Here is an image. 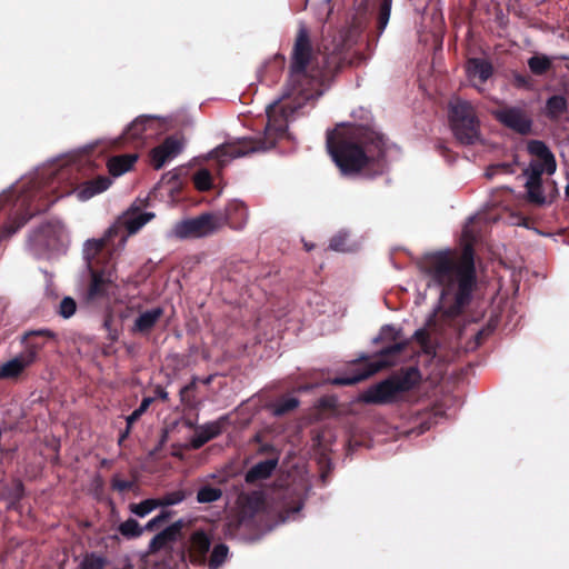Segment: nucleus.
<instances>
[{
  "label": "nucleus",
  "mask_w": 569,
  "mask_h": 569,
  "mask_svg": "<svg viewBox=\"0 0 569 569\" xmlns=\"http://www.w3.org/2000/svg\"><path fill=\"white\" fill-rule=\"evenodd\" d=\"M189 541V561L193 566H206L211 548V537L204 530L199 529L191 533Z\"/></svg>",
  "instance_id": "18"
},
{
  "label": "nucleus",
  "mask_w": 569,
  "mask_h": 569,
  "mask_svg": "<svg viewBox=\"0 0 569 569\" xmlns=\"http://www.w3.org/2000/svg\"><path fill=\"white\" fill-rule=\"evenodd\" d=\"M156 395L162 401H167L168 400V392L163 388H161V387H157Z\"/></svg>",
  "instance_id": "47"
},
{
  "label": "nucleus",
  "mask_w": 569,
  "mask_h": 569,
  "mask_svg": "<svg viewBox=\"0 0 569 569\" xmlns=\"http://www.w3.org/2000/svg\"><path fill=\"white\" fill-rule=\"evenodd\" d=\"M483 335L485 332L482 330L477 333L476 339L478 343H480L481 340L483 339Z\"/></svg>",
  "instance_id": "52"
},
{
  "label": "nucleus",
  "mask_w": 569,
  "mask_h": 569,
  "mask_svg": "<svg viewBox=\"0 0 569 569\" xmlns=\"http://www.w3.org/2000/svg\"><path fill=\"white\" fill-rule=\"evenodd\" d=\"M279 458L273 457L266 459L252 466L244 475V480L249 485H254L258 481L269 479L276 468L278 467Z\"/></svg>",
  "instance_id": "22"
},
{
  "label": "nucleus",
  "mask_w": 569,
  "mask_h": 569,
  "mask_svg": "<svg viewBox=\"0 0 569 569\" xmlns=\"http://www.w3.org/2000/svg\"><path fill=\"white\" fill-rule=\"evenodd\" d=\"M210 381H211V377L207 378V379L204 380V383H209Z\"/></svg>",
  "instance_id": "58"
},
{
  "label": "nucleus",
  "mask_w": 569,
  "mask_h": 569,
  "mask_svg": "<svg viewBox=\"0 0 569 569\" xmlns=\"http://www.w3.org/2000/svg\"><path fill=\"white\" fill-rule=\"evenodd\" d=\"M567 99L563 96H551L546 102V116L551 120H557L567 111Z\"/></svg>",
  "instance_id": "28"
},
{
  "label": "nucleus",
  "mask_w": 569,
  "mask_h": 569,
  "mask_svg": "<svg viewBox=\"0 0 569 569\" xmlns=\"http://www.w3.org/2000/svg\"><path fill=\"white\" fill-rule=\"evenodd\" d=\"M329 248L335 251L345 252L347 250V234L339 232L330 239Z\"/></svg>",
  "instance_id": "42"
},
{
  "label": "nucleus",
  "mask_w": 569,
  "mask_h": 569,
  "mask_svg": "<svg viewBox=\"0 0 569 569\" xmlns=\"http://www.w3.org/2000/svg\"><path fill=\"white\" fill-rule=\"evenodd\" d=\"M104 560L94 555L86 556L81 562V569H103Z\"/></svg>",
  "instance_id": "41"
},
{
  "label": "nucleus",
  "mask_w": 569,
  "mask_h": 569,
  "mask_svg": "<svg viewBox=\"0 0 569 569\" xmlns=\"http://www.w3.org/2000/svg\"><path fill=\"white\" fill-rule=\"evenodd\" d=\"M183 527V520L179 519L157 533L149 542L148 552L156 553L176 542L179 539Z\"/></svg>",
  "instance_id": "19"
},
{
  "label": "nucleus",
  "mask_w": 569,
  "mask_h": 569,
  "mask_svg": "<svg viewBox=\"0 0 569 569\" xmlns=\"http://www.w3.org/2000/svg\"><path fill=\"white\" fill-rule=\"evenodd\" d=\"M159 507V500H157V498H150L144 499L139 503H131L130 510L138 517H144Z\"/></svg>",
  "instance_id": "33"
},
{
  "label": "nucleus",
  "mask_w": 569,
  "mask_h": 569,
  "mask_svg": "<svg viewBox=\"0 0 569 569\" xmlns=\"http://www.w3.org/2000/svg\"><path fill=\"white\" fill-rule=\"evenodd\" d=\"M107 188V181L104 178H99L94 181H89L81 187H79L77 190L73 191V193L77 196V198L81 201H86L93 197L97 193H100L104 191Z\"/></svg>",
  "instance_id": "27"
},
{
  "label": "nucleus",
  "mask_w": 569,
  "mask_h": 569,
  "mask_svg": "<svg viewBox=\"0 0 569 569\" xmlns=\"http://www.w3.org/2000/svg\"><path fill=\"white\" fill-rule=\"evenodd\" d=\"M422 376L418 367L402 368L399 372L372 385L360 395V400L368 405H392L401 399V395L413 390L420 385Z\"/></svg>",
  "instance_id": "6"
},
{
  "label": "nucleus",
  "mask_w": 569,
  "mask_h": 569,
  "mask_svg": "<svg viewBox=\"0 0 569 569\" xmlns=\"http://www.w3.org/2000/svg\"><path fill=\"white\" fill-rule=\"evenodd\" d=\"M511 84L517 89L522 90H533L535 89V80L531 76L527 73L512 72L511 73Z\"/></svg>",
  "instance_id": "35"
},
{
  "label": "nucleus",
  "mask_w": 569,
  "mask_h": 569,
  "mask_svg": "<svg viewBox=\"0 0 569 569\" xmlns=\"http://www.w3.org/2000/svg\"><path fill=\"white\" fill-rule=\"evenodd\" d=\"M163 316V309L160 307L141 312L134 320L132 331L141 335H148Z\"/></svg>",
  "instance_id": "24"
},
{
  "label": "nucleus",
  "mask_w": 569,
  "mask_h": 569,
  "mask_svg": "<svg viewBox=\"0 0 569 569\" xmlns=\"http://www.w3.org/2000/svg\"><path fill=\"white\" fill-rule=\"evenodd\" d=\"M274 59H276V60H279L281 64H283V63H284V56H282V54H280V53L276 54V56H274Z\"/></svg>",
  "instance_id": "54"
},
{
  "label": "nucleus",
  "mask_w": 569,
  "mask_h": 569,
  "mask_svg": "<svg viewBox=\"0 0 569 569\" xmlns=\"http://www.w3.org/2000/svg\"><path fill=\"white\" fill-rule=\"evenodd\" d=\"M143 530L144 528H142L139 525V522L133 518H129L124 522L120 523L118 527V532L129 540L139 538L142 535Z\"/></svg>",
  "instance_id": "31"
},
{
  "label": "nucleus",
  "mask_w": 569,
  "mask_h": 569,
  "mask_svg": "<svg viewBox=\"0 0 569 569\" xmlns=\"http://www.w3.org/2000/svg\"><path fill=\"white\" fill-rule=\"evenodd\" d=\"M228 422V417L222 416L218 420L212 422H207L202 426H198L196 428L194 436L190 439L188 445H183L184 449L199 450L210 440L219 437L224 429V426ZM178 448H182L181 445L177 446Z\"/></svg>",
  "instance_id": "15"
},
{
  "label": "nucleus",
  "mask_w": 569,
  "mask_h": 569,
  "mask_svg": "<svg viewBox=\"0 0 569 569\" xmlns=\"http://www.w3.org/2000/svg\"><path fill=\"white\" fill-rule=\"evenodd\" d=\"M312 52L309 31L305 26H300L291 51L289 77L284 86L286 96H291L299 89H309L313 96L320 94L319 80L307 71Z\"/></svg>",
  "instance_id": "5"
},
{
  "label": "nucleus",
  "mask_w": 569,
  "mask_h": 569,
  "mask_svg": "<svg viewBox=\"0 0 569 569\" xmlns=\"http://www.w3.org/2000/svg\"><path fill=\"white\" fill-rule=\"evenodd\" d=\"M299 406V401L297 398L288 397L280 399L274 406V413L277 416L286 415L292 410H295Z\"/></svg>",
  "instance_id": "37"
},
{
  "label": "nucleus",
  "mask_w": 569,
  "mask_h": 569,
  "mask_svg": "<svg viewBox=\"0 0 569 569\" xmlns=\"http://www.w3.org/2000/svg\"><path fill=\"white\" fill-rule=\"evenodd\" d=\"M449 122L453 136L462 144H473L480 138V121L471 102L455 98L449 102Z\"/></svg>",
  "instance_id": "7"
},
{
  "label": "nucleus",
  "mask_w": 569,
  "mask_h": 569,
  "mask_svg": "<svg viewBox=\"0 0 569 569\" xmlns=\"http://www.w3.org/2000/svg\"><path fill=\"white\" fill-rule=\"evenodd\" d=\"M77 303L71 297H64L59 305V315L66 319L76 313Z\"/></svg>",
  "instance_id": "39"
},
{
  "label": "nucleus",
  "mask_w": 569,
  "mask_h": 569,
  "mask_svg": "<svg viewBox=\"0 0 569 569\" xmlns=\"http://www.w3.org/2000/svg\"><path fill=\"white\" fill-rule=\"evenodd\" d=\"M401 330L396 329L391 325H385L380 329L378 337L373 339V343L381 341H391L392 343L383 347L373 356L362 353L355 362L350 371L332 380L335 386H352L362 380L370 378L377 372L393 367L397 358L407 349L408 341L400 340Z\"/></svg>",
  "instance_id": "4"
},
{
  "label": "nucleus",
  "mask_w": 569,
  "mask_h": 569,
  "mask_svg": "<svg viewBox=\"0 0 569 569\" xmlns=\"http://www.w3.org/2000/svg\"><path fill=\"white\" fill-rule=\"evenodd\" d=\"M151 402L152 398H143L140 406L136 410L142 416V413L146 412Z\"/></svg>",
  "instance_id": "46"
},
{
  "label": "nucleus",
  "mask_w": 569,
  "mask_h": 569,
  "mask_svg": "<svg viewBox=\"0 0 569 569\" xmlns=\"http://www.w3.org/2000/svg\"><path fill=\"white\" fill-rule=\"evenodd\" d=\"M542 173V169H532L526 182L528 200L536 204L545 203L541 179Z\"/></svg>",
  "instance_id": "25"
},
{
  "label": "nucleus",
  "mask_w": 569,
  "mask_h": 569,
  "mask_svg": "<svg viewBox=\"0 0 569 569\" xmlns=\"http://www.w3.org/2000/svg\"><path fill=\"white\" fill-rule=\"evenodd\" d=\"M153 212H141L138 208H133L124 213L119 221L109 227V246L113 237L118 233L119 228L123 227L127 236L121 238V243H124L128 236L137 233L146 223L154 218Z\"/></svg>",
  "instance_id": "14"
},
{
  "label": "nucleus",
  "mask_w": 569,
  "mask_h": 569,
  "mask_svg": "<svg viewBox=\"0 0 569 569\" xmlns=\"http://www.w3.org/2000/svg\"><path fill=\"white\" fill-rule=\"evenodd\" d=\"M196 386H197V379L193 378L188 385H186L184 387H182L180 389L181 402H183V403H188L189 402L188 395H189V392H191V391H193L196 389Z\"/></svg>",
  "instance_id": "44"
},
{
  "label": "nucleus",
  "mask_w": 569,
  "mask_h": 569,
  "mask_svg": "<svg viewBox=\"0 0 569 569\" xmlns=\"http://www.w3.org/2000/svg\"><path fill=\"white\" fill-rule=\"evenodd\" d=\"M248 207L244 202L239 200L230 201L224 210V217L222 218L223 224L227 223L234 230H241L248 221Z\"/></svg>",
  "instance_id": "20"
},
{
  "label": "nucleus",
  "mask_w": 569,
  "mask_h": 569,
  "mask_svg": "<svg viewBox=\"0 0 569 569\" xmlns=\"http://www.w3.org/2000/svg\"><path fill=\"white\" fill-rule=\"evenodd\" d=\"M184 426L189 429H196L198 426H196L191 420H184Z\"/></svg>",
  "instance_id": "51"
},
{
  "label": "nucleus",
  "mask_w": 569,
  "mask_h": 569,
  "mask_svg": "<svg viewBox=\"0 0 569 569\" xmlns=\"http://www.w3.org/2000/svg\"><path fill=\"white\" fill-rule=\"evenodd\" d=\"M392 0H376L372 7V16L376 20L377 37H380L390 19Z\"/></svg>",
  "instance_id": "26"
},
{
  "label": "nucleus",
  "mask_w": 569,
  "mask_h": 569,
  "mask_svg": "<svg viewBox=\"0 0 569 569\" xmlns=\"http://www.w3.org/2000/svg\"><path fill=\"white\" fill-rule=\"evenodd\" d=\"M109 540H112L113 542H119V537L117 535L109 536Z\"/></svg>",
  "instance_id": "55"
},
{
  "label": "nucleus",
  "mask_w": 569,
  "mask_h": 569,
  "mask_svg": "<svg viewBox=\"0 0 569 569\" xmlns=\"http://www.w3.org/2000/svg\"><path fill=\"white\" fill-rule=\"evenodd\" d=\"M37 336H46L52 338L54 335L49 330H38L26 333L23 341L26 342L28 349L24 352H21L20 355L14 357L13 359L4 362L0 367V378H16L27 367L34 362L37 352L42 348L41 343L31 341V339Z\"/></svg>",
  "instance_id": "11"
},
{
  "label": "nucleus",
  "mask_w": 569,
  "mask_h": 569,
  "mask_svg": "<svg viewBox=\"0 0 569 569\" xmlns=\"http://www.w3.org/2000/svg\"><path fill=\"white\" fill-rule=\"evenodd\" d=\"M326 148L343 177L362 172L375 177L385 171L387 140L369 127L338 124L327 131Z\"/></svg>",
  "instance_id": "2"
},
{
  "label": "nucleus",
  "mask_w": 569,
  "mask_h": 569,
  "mask_svg": "<svg viewBox=\"0 0 569 569\" xmlns=\"http://www.w3.org/2000/svg\"><path fill=\"white\" fill-rule=\"evenodd\" d=\"M172 511L162 510L158 516H156L154 518L147 522V525L144 526V530L154 531L159 529L172 517Z\"/></svg>",
  "instance_id": "38"
},
{
  "label": "nucleus",
  "mask_w": 569,
  "mask_h": 569,
  "mask_svg": "<svg viewBox=\"0 0 569 569\" xmlns=\"http://www.w3.org/2000/svg\"><path fill=\"white\" fill-rule=\"evenodd\" d=\"M418 267L429 278L428 287L440 288L442 315L449 319L460 317L478 284L472 249L467 247L462 253L449 249L426 253Z\"/></svg>",
  "instance_id": "1"
},
{
  "label": "nucleus",
  "mask_w": 569,
  "mask_h": 569,
  "mask_svg": "<svg viewBox=\"0 0 569 569\" xmlns=\"http://www.w3.org/2000/svg\"><path fill=\"white\" fill-rule=\"evenodd\" d=\"M498 172L510 173V172H512V166L510 163L493 164L487 169L486 174H487V177L491 178L492 176H495Z\"/></svg>",
  "instance_id": "43"
},
{
  "label": "nucleus",
  "mask_w": 569,
  "mask_h": 569,
  "mask_svg": "<svg viewBox=\"0 0 569 569\" xmlns=\"http://www.w3.org/2000/svg\"><path fill=\"white\" fill-rule=\"evenodd\" d=\"M168 179V183L172 182V181H178V174L177 173H172L171 171L170 172H167L166 174H163L162 177V180H166Z\"/></svg>",
  "instance_id": "48"
},
{
  "label": "nucleus",
  "mask_w": 569,
  "mask_h": 569,
  "mask_svg": "<svg viewBox=\"0 0 569 569\" xmlns=\"http://www.w3.org/2000/svg\"><path fill=\"white\" fill-rule=\"evenodd\" d=\"M167 439H168V430H163L160 442H159V448L167 441Z\"/></svg>",
  "instance_id": "50"
},
{
  "label": "nucleus",
  "mask_w": 569,
  "mask_h": 569,
  "mask_svg": "<svg viewBox=\"0 0 569 569\" xmlns=\"http://www.w3.org/2000/svg\"><path fill=\"white\" fill-rule=\"evenodd\" d=\"M222 497V490L212 486H203L197 492V501L199 503H210Z\"/></svg>",
  "instance_id": "32"
},
{
  "label": "nucleus",
  "mask_w": 569,
  "mask_h": 569,
  "mask_svg": "<svg viewBox=\"0 0 569 569\" xmlns=\"http://www.w3.org/2000/svg\"><path fill=\"white\" fill-rule=\"evenodd\" d=\"M492 117L503 127L521 136L531 132L532 119L525 107L501 104L492 110Z\"/></svg>",
  "instance_id": "13"
},
{
  "label": "nucleus",
  "mask_w": 569,
  "mask_h": 569,
  "mask_svg": "<svg viewBox=\"0 0 569 569\" xmlns=\"http://www.w3.org/2000/svg\"><path fill=\"white\" fill-rule=\"evenodd\" d=\"M108 277H109V283H110L111 282V271L110 270H109Z\"/></svg>",
  "instance_id": "59"
},
{
  "label": "nucleus",
  "mask_w": 569,
  "mask_h": 569,
  "mask_svg": "<svg viewBox=\"0 0 569 569\" xmlns=\"http://www.w3.org/2000/svg\"><path fill=\"white\" fill-rule=\"evenodd\" d=\"M140 417H141V415L137 410H133V412L126 418V429L120 433L119 439H118L119 446L123 445V441L127 439V437L129 436V433L131 431L132 425Z\"/></svg>",
  "instance_id": "40"
},
{
  "label": "nucleus",
  "mask_w": 569,
  "mask_h": 569,
  "mask_svg": "<svg viewBox=\"0 0 569 569\" xmlns=\"http://www.w3.org/2000/svg\"><path fill=\"white\" fill-rule=\"evenodd\" d=\"M415 339L417 341H419L421 345H426L428 339H429V335L427 332V330L425 329H419L415 332L413 335Z\"/></svg>",
  "instance_id": "45"
},
{
  "label": "nucleus",
  "mask_w": 569,
  "mask_h": 569,
  "mask_svg": "<svg viewBox=\"0 0 569 569\" xmlns=\"http://www.w3.org/2000/svg\"><path fill=\"white\" fill-rule=\"evenodd\" d=\"M186 497L184 490H174L164 493L162 497L157 498V500H159L160 507H169L182 502Z\"/></svg>",
  "instance_id": "36"
},
{
  "label": "nucleus",
  "mask_w": 569,
  "mask_h": 569,
  "mask_svg": "<svg viewBox=\"0 0 569 569\" xmlns=\"http://www.w3.org/2000/svg\"><path fill=\"white\" fill-rule=\"evenodd\" d=\"M182 141L174 136L167 137L159 146L149 152L150 163L160 170L166 162L176 158L182 151Z\"/></svg>",
  "instance_id": "16"
},
{
  "label": "nucleus",
  "mask_w": 569,
  "mask_h": 569,
  "mask_svg": "<svg viewBox=\"0 0 569 569\" xmlns=\"http://www.w3.org/2000/svg\"><path fill=\"white\" fill-rule=\"evenodd\" d=\"M69 244V234L60 221H53L34 231L29 247L34 254L43 257L64 251Z\"/></svg>",
  "instance_id": "8"
},
{
  "label": "nucleus",
  "mask_w": 569,
  "mask_h": 569,
  "mask_svg": "<svg viewBox=\"0 0 569 569\" xmlns=\"http://www.w3.org/2000/svg\"><path fill=\"white\" fill-rule=\"evenodd\" d=\"M467 73L475 87L483 84L493 74V67L491 62L481 58H471L467 62Z\"/></svg>",
  "instance_id": "21"
},
{
  "label": "nucleus",
  "mask_w": 569,
  "mask_h": 569,
  "mask_svg": "<svg viewBox=\"0 0 569 569\" xmlns=\"http://www.w3.org/2000/svg\"><path fill=\"white\" fill-rule=\"evenodd\" d=\"M130 486H131V485H130L129 482H127V481H123V482H118V481H116V482L113 483V487H114V488H118V489H120V490L129 489V488H130Z\"/></svg>",
  "instance_id": "49"
},
{
  "label": "nucleus",
  "mask_w": 569,
  "mask_h": 569,
  "mask_svg": "<svg viewBox=\"0 0 569 569\" xmlns=\"http://www.w3.org/2000/svg\"><path fill=\"white\" fill-rule=\"evenodd\" d=\"M160 129L157 117L142 114L137 117L124 130V132L113 141H109V147H120L126 143L132 144L134 149H140L144 140L156 134Z\"/></svg>",
  "instance_id": "10"
},
{
  "label": "nucleus",
  "mask_w": 569,
  "mask_h": 569,
  "mask_svg": "<svg viewBox=\"0 0 569 569\" xmlns=\"http://www.w3.org/2000/svg\"><path fill=\"white\" fill-rule=\"evenodd\" d=\"M106 247V239L102 237L100 239H89L86 241L83 246V258L86 260L87 267L91 272V284L88 290V299H96L98 296L103 293L104 291V273L103 271L97 270L99 264V256L102 254V251Z\"/></svg>",
  "instance_id": "12"
},
{
  "label": "nucleus",
  "mask_w": 569,
  "mask_h": 569,
  "mask_svg": "<svg viewBox=\"0 0 569 569\" xmlns=\"http://www.w3.org/2000/svg\"><path fill=\"white\" fill-rule=\"evenodd\" d=\"M172 456L176 458H182V453L180 451H173Z\"/></svg>",
  "instance_id": "56"
},
{
  "label": "nucleus",
  "mask_w": 569,
  "mask_h": 569,
  "mask_svg": "<svg viewBox=\"0 0 569 569\" xmlns=\"http://www.w3.org/2000/svg\"><path fill=\"white\" fill-rule=\"evenodd\" d=\"M527 149L531 156L537 158V162H531L530 171H532V169H542V172H547L548 174H552L556 171V159L543 141L530 140Z\"/></svg>",
  "instance_id": "17"
},
{
  "label": "nucleus",
  "mask_w": 569,
  "mask_h": 569,
  "mask_svg": "<svg viewBox=\"0 0 569 569\" xmlns=\"http://www.w3.org/2000/svg\"><path fill=\"white\" fill-rule=\"evenodd\" d=\"M528 67L532 74L545 76L552 68V61L546 54H535L528 59Z\"/></svg>",
  "instance_id": "30"
},
{
  "label": "nucleus",
  "mask_w": 569,
  "mask_h": 569,
  "mask_svg": "<svg viewBox=\"0 0 569 569\" xmlns=\"http://www.w3.org/2000/svg\"><path fill=\"white\" fill-rule=\"evenodd\" d=\"M316 97L309 89H299L286 96L284 87L280 99L267 107L268 122L262 137H243L222 143L210 152L211 158L223 167L231 159L273 148L277 140L284 136L289 121Z\"/></svg>",
  "instance_id": "3"
},
{
  "label": "nucleus",
  "mask_w": 569,
  "mask_h": 569,
  "mask_svg": "<svg viewBox=\"0 0 569 569\" xmlns=\"http://www.w3.org/2000/svg\"><path fill=\"white\" fill-rule=\"evenodd\" d=\"M249 501L254 502L256 508H258V506L262 503V500L259 497L256 499H250Z\"/></svg>",
  "instance_id": "53"
},
{
  "label": "nucleus",
  "mask_w": 569,
  "mask_h": 569,
  "mask_svg": "<svg viewBox=\"0 0 569 569\" xmlns=\"http://www.w3.org/2000/svg\"><path fill=\"white\" fill-rule=\"evenodd\" d=\"M222 226L223 221L221 216L207 212L177 222L171 233L177 239H196L213 234L220 230Z\"/></svg>",
  "instance_id": "9"
},
{
  "label": "nucleus",
  "mask_w": 569,
  "mask_h": 569,
  "mask_svg": "<svg viewBox=\"0 0 569 569\" xmlns=\"http://www.w3.org/2000/svg\"><path fill=\"white\" fill-rule=\"evenodd\" d=\"M566 196L569 197V184L566 187Z\"/></svg>",
  "instance_id": "57"
},
{
  "label": "nucleus",
  "mask_w": 569,
  "mask_h": 569,
  "mask_svg": "<svg viewBox=\"0 0 569 569\" xmlns=\"http://www.w3.org/2000/svg\"><path fill=\"white\" fill-rule=\"evenodd\" d=\"M193 184L199 191H208L212 187V176L209 170L200 169L193 176Z\"/></svg>",
  "instance_id": "34"
},
{
  "label": "nucleus",
  "mask_w": 569,
  "mask_h": 569,
  "mask_svg": "<svg viewBox=\"0 0 569 569\" xmlns=\"http://www.w3.org/2000/svg\"><path fill=\"white\" fill-rule=\"evenodd\" d=\"M229 556V547L226 543H218L213 547L210 556L207 557L209 569H219L227 561Z\"/></svg>",
  "instance_id": "29"
},
{
  "label": "nucleus",
  "mask_w": 569,
  "mask_h": 569,
  "mask_svg": "<svg viewBox=\"0 0 569 569\" xmlns=\"http://www.w3.org/2000/svg\"><path fill=\"white\" fill-rule=\"evenodd\" d=\"M138 159L139 153L137 151L109 156V176L117 178L131 171Z\"/></svg>",
  "instance_id": "23"
}]
</instances>
